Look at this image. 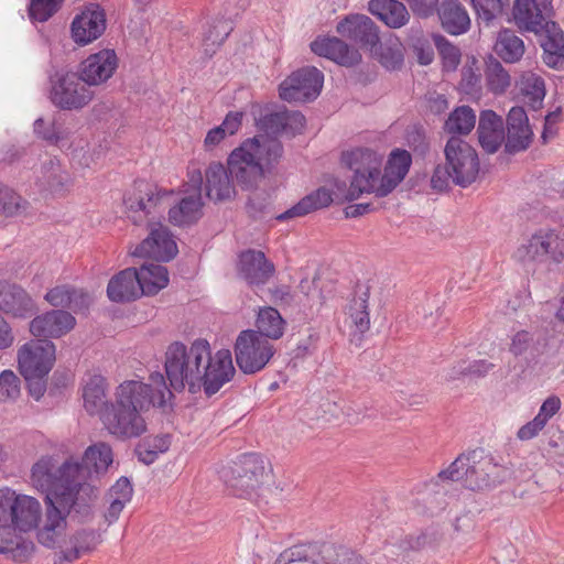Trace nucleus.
I'll return each mask as SVG.
<instances>
[{
    "label": "nucleus",
    "instance_id": "20e7f679",
    "mask_svg": "<svg viewBox=\"0 0 564 564\" xmlns=\"http://www.w3.org/2000/svg\"><path fill=\"white\" fill-rule=\"evenodd\" d=\"M272 467L260 454H245L226 475V484L231 494L253 501L259 507L269 505Z\"/></svg>",
    "mask_w": 564,
    "mask_h": 564
},
{
    "label": "nucleus",
    "instance_id": "f257e3e1",
    "mask_svg": "<svg viewBox=\"0 0 564 564\" xmlns=\"http://www.w3.org/2000/svg\"><path fill=\"white\" fill-rule=\"evenodd\" d=\"M282 154L283 147L274 139L260 135L245 140L229 154L228 169L216 161L208 164L203 175L206 196L216 203L232 199L236 195L232 176L243 188L258 186Z\"/></svg>",
    "mask_w": 564,
    "mask_h": 564
},
{
    "label": "nucleus",
    "instance_id": "2f4dec72",
    "mask_svg": "<svg viewBox=\"0 0 564 564\" xmlns=\"http://www.w3.org/2000/svg\"><path fill=\"white\" fill-rule=\"evenodd\" d=\"M334 553L332 545L297 544L281 552L274 564H292L296 562H311L312 564H330Z\"/></svg>",
    "mask_w": 564,
    "mask_h": 564
},
{
    "label": "nucleus",
    "instance_id": "69168bd1",
    "mask_svg": "<svg viewBox=\"0 0 564 564\" xmlns=\"http://www.w3.org/2000/svg\"><path fill=\"white\" fill-rule=\"evenodd\" d=\"M562 402L557 395L547 397L536 414L545 424L561 410Z\"/></svg>",
    "mask_w": 564,
    "mask_h": 564
},
{
    "label": "nucleus",
    "instance_id": "5fc2aeb1",
    "mask_svg": "<svg viewBox=\"0 0 564 564\" xmlns=\"http://www.w3.org/2000/svg\"><path fill=\"white\" fill-rule=\"evenodd\" d=\"M480 79L481 75L477 66V59L471 57L462 69L459 86L466 94H475L479 90Z\"/></svg>",
    "mask_w": 564,
    "mask_h": 564
},
{
    "label": "nucleus",
    "instance_id": "8fccbe9b",
    "mask_svg": "<svg viewBox=\"0 0 564 564\" xmlns=\"http://www.w3.org/2000/svg\"><path fill=\"white\" fill-rule=\"evenodd\" d=\"M485 79L488 90L495 95L505 94L511 86L509 72L496 59L487 64Z\"/></svg>",
    "mask_w": 564,
    "mask_h": 564
},
{
    "label": "nucleus",
    "instance_id": "7c9ffc66",
    "mask_svg": "<svg viewBox=\"0 0 564 564\" xmlns=\"http://www.w3.org/2000/svg\"><path fill=\"white\" fill-rule=\"evenodd\" d=\"M17 531L18 528L9 523L0 525V555H6L15 563H25L32 557L35 545Z\"/></svg>",
    "mask_w": 564,
    "mask_h": 564
},
{
    "label": "nucleus",
    "instance_id": "bf43d9fd",
    "mask_svg": "<svg viewBox=\"0 0 564 564\" xmlns=\"http://www.w3.org/2000/svg\"><path fill=\"white\" fill-rule=\"evenodd\" d=\"M284 120L285 111L271 112L259 118L257 121V126L259 130L265 132V134H261V137L273 139V137H270V134H278L280 132H284ZM258 137H260V134ZM274 140H276L281 144V142L276 138H274Z\"/></svg>",
    "mask_w": 564,
    "mask_h": 564
},
{
    "label": "nucleus",
    "instance_id": "13d9d810",
    "mask_svg": "<svg viewBox=\"0 0 564 564\" xmlns=\"http://www.w3.org/2000/svg\"><path fill=\"white\" fill-rule=\"evenodd\" d=\"M533 132L530 127L516 129L514 131L508 130L506 151L509 153H517L524 151L529 148L532 141Z\"/></svg>",
    "mask_w": 564,
    "mask_h": 564
},
{
    "label": "nucleus",
    "instance_id": "603ef678",
    "mask_svg": "<svg viewBox=\"0 0 564 564\" xmlns=\"http://www.w3.org/2000/svg\"><path fill=\"white\" fill-rule=\"evenodd\" d=\"M480 20L489 24L509 8L510 0H470Z\"/></svg>",
    "mask_w": 564,
    "mask_h": 564
},
{
    "label": "nucleus",
    "instance_id": "a211bd4d",
    "mask_svg": "<svg viewBox=\"0 0 564 564\" xmlns=\"http://www.w3.org/2000/svg\"><path fill=\"white\" fill-rule=\"evenodd\" d=\"M177 252L174 235L162 223H150L147 238L131 250L133 257L150 258L161 262L174 259Z\"/></svg>",
    "mask_w": 564,
    "mask_h": 564
},
{
    "label": "nucleus",
    "instance_id": "e433bc0d",
    "mask_svg": "<svg viewBox=\"0 0 564 564\" xmlns=\"http://www.w3.org/2000/svg\"><path fill=\"white\" fill-rule=\"evenodd\" d=\"M477 132L482 149L495 153L505 139L502 118L492 110L481 111Z\"/></svg>",
    "mask_w": 564,
    "mask_h": 564
},
{
    "label": "nucleus",
    "instance_id": "f704fd0d",
    "mask_svg": "<svg viewBox=\"0 0 564 564\" xmlns=\"http://www.w3.org/2000/svg\"><path fill=\"white\" fill-rule=\"evenodd\" d=\"M43 525L37 528L39 542L47 547H55L66 529V514L70 509H63L57 502L46 503Z\"/></svg>",
    "mask_w": 564,
    "mask_h": 564
},
{
    "label": "nucleus",
    "instance_id": "c9c22d12",
    "mask_svg": "<svg viewBox=\"0 0 564 564\" xmlns=\"http://www.w3.org/2000/svg\"><path fill=\"white\" fill-rule=\"evenodd\" d=\"M45 300L52 306L68 307L75 313L86 311L91 303V296L87 292L69 284H59L50 289Z\"/></svg>",
    "mask_w": 564,
    "mask_h": 564
},
{
    "label": "nucleus",
    "instance_id": "4468645a",
    "mask_svg": "<svg viewBox=\"0 0 564 564\" xmlns=\"http://www.w3.org/2000/svg\"><path fill=\"white\" fill-rule=\"evenodd\" d=\"M444 153L446 166L455 184L465 187L476 181L479 173V159L476 150L468 142L458 137H452L446 142Z\"/></svg>",
    "mask_w": 564,
    "mask_h": 564
},
{
    "label": "nucleus",
    "instance_id": "f8f14e48",
    "mask_svg": "<svg viewBox=\"0 0 564 564\" xmlns=\"http://www.w3.org/2000/svg\"><path fill=\"white\" fill-rule=\"evenodd\" d=\"M275 351L274 345L254 329L240 332L235 343L236 362L246 375L264 369Z\"/></svg>",
    "mask_w": 564,
    "mask_h": 564
},
{
    "label": "nucleus",
    "instance_id": "423d86ee",
    "mask_svg": "<svg viewBox=\"0 0 564 564\" xmlns=\"http://www.w3.org/2000/svg\"><path fill=\"white\" fill-rule=\"evenodd\" d=\"M502 467L495 458L484 451H473L467 455H459L447 469L441 470L440 479L463 480L470 490H484L500 482Z\"/></svg>",
    "mask_w": 564,
    "mask_h": 564
},
{
    "label": "nucleus",
    "instance_id": "79ce46f5",
    "mask_svg": "<svg viewBox=\"0 0 564 564\" xmlns=\"http://www.w3.org/2000/svg\"><path fill=\"white\" fill-rule=\"evenodd\" d=\"M256 327L254 330L268 340H278L284 335L286 322L276 308L263 306L257 314Z\"/></svg>",
    "mask_w": 564,
    "mask_h": 564
},
{
    "label": "nucleus",
    "instance_id": "5701e85b",
    "mask_svg": "<svg viewBox=\"0 0 564 564\" xmlns=\"http://www.w3.org/2000/svg\"><path fill=\"white\" fill-rule=\"evenodd\" d=\"M369 300V286L358 285L344 307V324L352 337H361L370 329Z\"/></svg>",
    "mask_w": 564,
    "mask_h": 564
},
{
    "label": "nucleus",
    "instance_id": "c756f323",
    "mask_svg": "<svg viewBox=\"0 0 564 564\" xmlns=\"http://www.w3.org/2000/svg\"><path fill=\"white\" fill-rule=\"evenodd\" d=\"M35 303L21 286L0 281V311L13 317H30L35 312Z\"/></svg>",
    "mask_w": 564,
    "mask_h": 564
},
{
    "label": "nucleus",
    "instance_id": "0e129e2a",
    "mask_svg": "<svg viewBox=\"0 0 564 564\" xmlns=\"http://www.w3.org/2000/svg\"><path fill=\"white\" fill-rule=\"evenodd\" d=\"M133 489L128 478L121 477L116 484L109 489V500L118 499L123 502H130L132 498Z\"/></svg>",
    "mask_w": 564,
    "mask_h": 564
},
{
    "label": "nucleus",
    "instance_id": "bb28decb",
    "mask_svg": "<svg viewBox=\"0 0 564 564\" xmlns=\"http://www.w3.org/2000/svg\"><path fill=\"white\" fill-rule=\"evenodd\" d=\"M76 325V318L66 311L52 310L34 317L30 332L35 337L59 338L68 334Z\"/></svg>",
    "mask_w": 564,
    "mask_h": 564
},
{
    "label": "nucleus",
    "instance_id": "b1692460",
    "mask_svg": "<svg viewBox=\"0 0 564 564\" xmlns=\"http://www.w3.org/2000/svg\"><path fill=\"white\" fill-rule=\"evenodd\" d=\"M102 542V535L95 529H80L58 545L59 553L53 564H73L93 553Z\"/></svg>",
    "mask_w": 564,
    "mask_h": 564
},
{
    "label": "nucleus",
    "instance_id": "4d7b16f0",
    "mask_svg": "<svg viewBox=\"0 0 564 564\" xmlns=\"http://www.w3.org/2000/svg\"><path fill=\"white\" fill-rule=\"evenodd\" d=\"M20 379L12 370L0 373V401H14L20 395Z\"/></svg>",
    "mask_w": 564,
    "mask_h": 564
},
{
    "label": "nucleus",
    "instance_id": "49530a36",
    "mask_svg": "<svg viewBox=\"0 0 564 564\" xmlns=\"http://www.w3.org/2000/svg\"><path fill=\"white\" fill-rule=\"evenodd\" d=\"M380 64L388 69H397L403 63V45L398 37H389L370 51Z\"/></svg>",
    "mask_w": 564,
    "mask_h": 564
},
{
    "label": "nucleus",
    "instance_id": "3c124183",
    "mask_svg": "<svg viewBox=\"0 0 564 564\" xmlns=\"http://www.w3.org/2000/svg\"><path fill=\"white\" fill-rule=\"evenodd\" d=\"M476 115L468 106H460L451 112L445 122V130L449 133L468 134L475 127Z\"/></svg>",
    "mask_w": 564,
    "mask_h": 564
},
{
    "label": "nucleus",
    "instance_id": "f03ea898",
    "mask_svg": "<svg viewBox=\"0 0 564 564\" xmlns=\"http://www.w3.org/2000/svg\"><path fill=\"white\" fill-rule=\"evenodd\" d=\"M149 383L126 380L115 391V400L101 413L105 430L115 438L127 441L140 437L148 430L144 413L150 408L164 409L173 393L161 372H153Z\"/></svg>",
    "mask_w": 564,
    "mask_h": 564
},
{
    "label": "nucleus",
    "instance_id": "473e14b6",
    "mask_svg": "<svg viewBox=\"0 0 564 564\" xmlns=\"http://www.w3.org/2000/svg\"><path fill=\"white\" fill-rule=\"evenodd\" d=\"M541 46L543 62L552 68H564V31L550 19L543 24Z\"/></svg>",
    "mask_w": 564,
    "mask_h": 564
},
{
    "label": "nucleus",
    "instance_id": "6ab92c4d",
    "mask_svg": "<svg viewBox=\"0 0 564 564\" xmlns=\"http://www.w3.org/2000/svg\"><path fill=\"white\" fill-rule=\"evenodd\" d=\"M236 373L230 350L220 349L212 354L208 344V358L200 367L199 390L203 388L207 395L218 392Z\"/></svg>",
    "mask_w": 564,
    "mask_h": 564
},
{
    "label": "nucleus",
    "instance_id": "393cba45",
    "mask_svg": "<svg viewBox=\"0 0 564 564\" xmlns=\"http://www.w3.org/2000/svg\"><path fill=\"white\" fill-rule=\"evenodd\" d=\"M412 164L410 152L403 149H393L387 160L384 172L376 181L373 194L378 197L387 196L406 176Z\"/></svg>",
    "mask_w": 564,
    "mask_h": 564
},
{
    "label": "nucleus",
    "instance_id": "72a5a7b5",
    "mask_svg": "<svg viewBox=\"0 0 564 564\" xmlns=\"http://www.w3.org/2000/svg\"><path fill=\"white\" fill-rule=\"evenodd\" d=\"M143 290L138 280L137 269L128 268L110 279L107 294L112 302H129L142 296Z\"/></svg>",
    "mask_w": 564,
    "mask_h": 564
},
{
    "label": "nucleus",
    "instance_id": "ddd939ff",
    "mask_svg": "<svg viewBox=\"0 0 564 564\" xmlns=\"http://www.w3.org/2000/svg\"><path fill=\"white\" fill-rule=\"evenodd\" d=\"M513 259L522 263H560L564 259V237L553 229H540L517 248Z\"/></svg>",
    "mask_w": 564,
    "mask_h": 564
},
{
    "label": "nucleus",
    "instance_id": "f3484780",
    "mask_svg": "<svg viewBox=\"0 0 564 564\" xmlns=\"http://www.w3.org/2000/svg\"><path fill=\"white\" fill-rule=\"evenodd\" d=\"M324 75L313 66L303 67L285 78L279 88L280 97L289 102L315 99L323 87Z\"/></svg>",
    "mask_w": 564,
    "mask_h": 564
},
{
    "label": "nucleus",
    "instance_id": "412c9836",
    "mask_svg": "<svg viewBox=\"0 0 564 564\" xmlns=\"http://www.w3.org/2000/svg\"><path fill=\"white\" fill-rule=\"evenodd\" d=\"M554 14L553 0H514L512 17L516 25L527 32L539 34L545 21Z\"/></svg>",
    "mask_w": 564,
    "mask_h": 564
},
{
    "label": "nucleus",
    "instance_id": "09e8293b",
    "mask_svg": "<svg viewBox=\"0 0 564 564\" xmlns=\"http://www.w3.org/2000/svg\"><path fill=\"white\" fill-rule=\"evenodd\" d=\"M495 365L488 360H460L447 372V380H462L465 378H480L485 377L494 369Z\"/></svg>",
    "mask_w": 564,
    "mask_h": 564
},
{
    "label": "nucleus",
    "instance_id": "4c0bfd02",
    "mask_svg": "<svg viewBox=\"0 0 564 564\" xmlns=\"http://www.w3.org/2000/svg\"><path fill=\"white\" fill-rule=\"evenodd\" d=\"M443 29L453 35H459L469 30L468 12L458 0H443L437 10Z\"/></svg>",
    "mask_w": 564,
    "mask_h": 564
},
{
    "label": "nucleus",
    "instance_id": "cd10ccee",
    "mask_svg": "<svg viewBox=\"0 0 564 564\" xmlns=\"http://www.w3.org/2000/svg\"><path fill=\"white\" fill-rule=\"evenodd\" d=\"M237 270L249 285H263L274 274L275 267L262 251L249 249L240 253Z\"/></svg>",
    "mask_w": 564,
    "mask_h": 564
},
{
    "label": "nucleus",
    "instance_id": "680f3d73",
    "mask_svg": "<svg viewBox=\"0 0 564 564\" xmlns=\"http://www.w3.org/2000/svg\"><path fill=\"white\" fill-rule=\"evenodd\" d=\"M533 346V336L528 330H519L511 337L509 351L516 357L524 356Z\"/></svg>",
    "mask_w": 564,
    "mask_h": 564
},
{
    "label": "nucleus",
    "instance_id": "a878e982",
    "mask_svg": "<svg viewBox=\"0 0 564 564\" xmlns=\"http://www.w3.org/2000/svg\"><path fill=\"white\" fill-rule=\"evenodd\" d=\"M336 31L341 36L352 40L370 51H373L380 41L378 26L365 14L346 15L337 24Z\"/></svg>",
    "mask_w": 564,
    "mask_h": 564
},
{
    "label": "nucleus",
    "instance_id": "a18cd8bd",
    "mask_svg": "<svg viewBox=\"0 0 564 564\" xmlns=\"http://www.w3.org/2000/svg\"><path fill=\"white\" fill-rule=\"evenodd\" d=\"M495 52L506 63H517L525 52L524 42L513 31L502 30L495 43Z\"/></svg>",
    "mask_w": 564,
    "mask_h": 564
},
{
    "label": "nucleus",
    "instance_id": "39448f33",
    "mask_svg": "<svg viewBox=\"0 0 564 564\" xmlns=\"http://www.w3.org/2000/svg\"><path fill=\"white\" fill-rule=\"evenodd\" d=\"M208 358V341L203 338L194 340L189 347L181 341L170 344L165 351L164 369L170 386L175 391H199L200 367Z\"/></svg>",
    "mask_w": 564,
    "mask_h": 564
},
{
    "label": "nucleus",
    "instance_id": "4be33fe9",
    "mask_svg": "<svg viewBox=\"0 0 564 564\" xmlns=\"http://www.w3.org/2000/svg\"><path fill=\"white\" fill-rule=\"evenodd\" d=\"M119 67V57L115 50L102 48L89 54L79 66L80 79L88 86L107 83Z\"/></svg>",
    "mask_w": 564,
    "mask_h": 564
},
{
    "label": "nucleus",
    "instance_id": "338daca9",
    "mask_svg": "<svg viewBox=\"0 0 564 564\" xmlns=\"http://www.w3.org/2000/svg\"><path fill=\"white\" fill-rule=\"evenodd\" d=\"M545 426L546 424L535 415L533 420L525 423L518 430L517 437L520 441H530L536 437Z\"/></svg>",
    "mask_w": 564,
    "mask_h": 564
},
{
    "label": "nucleus",
    "instance_id": "37998d69",
    "mask_svg": "<svg viewBox=\"0 0 564 564\" xmlns=\"http://www.w3.org/2000/svg\"><path fill=\"white\" fill-rule=\"evenodd\" d=\"M517 85L527 104L534 110L542 107L546 95L545 82L538 73L532 70L523 72Z\"/></svg>",
    "mask_w": 564,
    "mask_h": 564
},
{
    "label": "nucleus",
    "instance_id": "864d4df0",
    "mask_svg": "<svg viewBox=\"0 0 564 564\" xmlns=\"http://www.w3.org/2000/svg\"><path fill=\"white\" fill-rule=\"evenodd\" d=\"M64 0H31L29 17L32 21L46 22L62 7Z\"/></svg>",
    "mask_w": 564,
    "mask_h": 564
},
{
    "label": "nucleus",
    "instance_id": "58836bf2",
    "mask_svg": "<svg viewBox=\"0 0 564 564\" xmlns=\"http://www.w3.org/2000/svg\"><path fill=\"white\" fill-rule=\"evenodd\" d=\"M368 10L393 29L402 28L410 20L406 7L398 0H370Z\"/></svg>",
    "mask_w": 564,
    "mask_h": 564
},
{
    "label": "nucleus",
    "instance_id": "c85d7f7f",
    "mask_svg": "<svg viewBox=\"0 0 564 564\" xmlns=\"http://www.w3.org/2000/svg\"><path fill=\"white\" fill-rule=\"evenodd\" d=\"M311 50L318 56L326 57L335 63L350 67L361 61L357 48L349 46L338 37L319 36L311 43Z\"/></svg>",
    "mask_w": 564,
    "mask_h": 564
},
{
    "label": "nucleus",
    "instance_id": "2eb2a0df",
    "mask_svg": "<svg viewBox=\"0 0 564 564\" xmlns=\"http://www.w3.org/2000/svg\"><path fill=\"white\" fill-rule=\"evenodd\" d=\"M94 98L90 86L76 73L56 74L52 79L51 100L63 110H77L87 106Z\"/></svg>",
    "mask_w": 564,
    "mask_h": 564
},
{
    "label": "nucleus",
    "instance_id": "c03bdc74",
    "mask_svg": "<svg viewBox=\"0 0 564 564\" xmlns=\"http://www.w3.org/2000/svg\"><path fill=\"white\" fill-rule=\"evenodd\" d=\"M143 295H155L167 286L170 278L167 269L162 264H143L137 270Z\"/></svg>",
    "mask_w": 564,
    "mask_h": 564
},
{
    "label": "nucleus",
    "instance_id": "a19ab883",
    "mask_svg": "<svg viewBox=\"0 0 564 564\" xmlns=\"http://www.w3.org/2000/svg\"><path fill=\"white\" fill-rule=\"evenodd\" d=\"M107 388V380L100 375L89 377L83 387L84 408L89 414H98L100 420L102 411L110 404Z\"/></svg>",
    "mask_w": 564,
    "mask_h": 564
},
{
    "label": "nucleus",
    "instance_id": "7ed1b4c3",
    "mask_svg": "<svg viewBox=\"0 0 564 564\" xmlns=\"http://www.w3.org/2000/svg\"><path fill=\"white\" fill-rule=\"evenodd\" d=\"M78 470L73 457L56 468L53 457L43 456L32 467L31 481L35 489L46 495V503L57 502L63 509H72L76 505H86L77 486L75 475Z\"/></svg>",
    "mask_w": 564,
    "mask_h": 564
},
{
    "label": "nucleus",
    "instance_id": "de8ad7c7",
    "mask_svg": "<svg viewBox=\"0 0 564 564\" xmlns=\"http://www.w3.org/2000/svg\"><path fill=\"white\" fill-rule=\"evenodd\" d=\"M170 434H159L145 437L137 447L139 459L144 464H152L160 454L166 453L171 446Z\"/></svg>",
    "mask_w": 564,
    "mask_h": 564
},
{
    "label": "nucleus",
    "instance_id": "ea45409f",
    "mask_svg": "<svg viewBox=\"0 0 564 564\" xmlns=\"http://www.w3.org/2000/svg\"><path fill=\"white\" fill-rule=\"evenodd\" d=\"M333 202V193L325 187L317 188L303 197L297 204L276 216V219L284 221L295 217H303L315 210L328 207Z\"/></svg>",
    "mask_w": 564,
    "mask_h": 564
},
{
    "label": "nucleus",
    "instance_id": "9b49d317",
    "mask_svg": "<svg viewBox=\"0 0 564 564\" xmlns=\"http://www.w3.org/2000/svg\"><path fill=\"white\" fill-rule=\"evenodd\" d=\"M0 518L18 528L19 532H31L39 528L42 506L34 497L17 494L9 488L1 489Z\"/></svg>",
    "mask_w": 564,
    "mask_h": 564
},
{
    "label": "nucleus",
    "instance_id": "6e6552de",
    "mask_svg": "<svg viewBox=\"0 0 564 564\" xmlns=\"http://www.w3.org/2000/svg\"><path fill=\"white\" fill-rule=\"evenodd\" d=\"M341 163L354 171L349 186L350 199L361 194H373L376 181L381 174L382 155L368 148H354L341 153Z\"/></svg>",
    "mask_w": 564,
    "mask_h": 564
},
{
    "label": "nucleus",
    "instance_id": "dca6fc26",
    "mask_svg": "<svg viewBox=\"0 0 564 564\" xmlns=\"http://www.w3.org/2000/svg\"><path fill=\"white\" fill-rule=\"evenodd\" d=\"M56 347L48 339H32L20 347L18 364L24 379L46 377L52 370L56 356Z\"/></svg>",
    "mask_w": 564,
    "mask_h": 564
},
{
    "label": "nucleus",
    "instance_id": "0eeeda50",
    "mask_svg": "<svg viewBox=\"0 0 564 564\" xmlns=\"http://www.w3.org/2000/svg\"><path fill=\"white\" fill-rule=\"evenodd\" d=\"M173 194V189L138 180L123 194L124 213L135 225L154 219L164 210L167 198Z\"/></svg>",
    "mask_w": 564,
    "mask_h": 564
},
{
    "label": "nucleus",
    "instance_id": "e2e57ef3",
    "mask_svg": "<svg viewBox=\"0 0 564 564\" xmlns=\"http://www.w3.org/2000/svg\"><path fill=\"white\" fill-rule=\"evenodd\" d=\"M133 489L128 478L121 477L116 484L109 489V500L118 499L123 502H130L132 498Z\"/></svg>",
    "mask_w": 564,
    "mask_h": 564
},
{
    "label": "nucleus",
    "instance_id": "aec40b11",
    "mask_svg": "<svg viewBox=\"0 0 564 564\" xmlns=\"http://www.w3.org/2000/svg\"><path fill=\"white\" fill-rule=\"evenodd\" d=\"M106 26L105 10L99 4L90 3L73 19L70 36L77 45L85 46L98 40Z\"/></svg>",
    "mask_w": 564,
    "mask_h": 564
},
{
    "label": "nucleus",
    "instance_id": "774afa93",
    "mask_svg": "<svg viewBox=\"0 0 564 564\" xmlns=\"http://www.w3.org/2000/svg\"><path fill=\"white\" fill-rule=\"evenodd\" d=\"M408 3L413 14L420 18H429L438 10V0H408Z\"/></svg>",
    "mask_w": 564,
    "mask_h": 564
},
{
    "label": "nucleus",
    "instance_id": "9d476101",
    "mask_svg": "<svg viewBox=\"0 0 564 564\" xmlns=\"http://www.w3.org/2000/svg\"><path fill=\"white\" fill-rule=\"evenodd\" d=\"M113 463V452L109 444L98 442L88 446L82 457V462L75 459V465L79 469L76 473L78 479L77 486L82 491L86 505L97 495L96 480L107 473Z\"/></svg>",
    "mask_w": 564,
    "mask_h": 564
},
{
    "label": "nucleus",
    "instance_id": "6e6d98bb",
    "mask_svg": "<svg viewBox=\"0 0 564 564\" xmlns=\"http://www.w3.org/2000/svg\"><path fill=\"white\" fill-rule=\"evenodd\" d=\"M0 207L7 217L19 215L25 208V202L9 187H0Z\"/></svg>",
    "mask_w": 564,
    "mask_h": 564
},
{
    "label": "nucleus",
    "instance_id": "052dcab7",
    "mask_svg": "<svg viewBox=\"0 0 564 564\" xmlns=\"http://www.w3.org/2000/svg\"><path fill=\"white\" fill-rule=\"evenodd\" d=\"M436 46L442 58L444 69L455 70L460 62L462 54L459 48L443 37L436 41Z\"/></svg>",
    "mask_w": 564,
    "mask_h": 564
},
{
    "label": "nucleus",
    "instance_id": "1a4fd4ad",
    "mask_svg": "<svg viewBox=\"0 0 564 564\" xmlns=\"http://www.w3.org/2000/svg\"><path fill=\"white\" fill-rule=\"evenodd\" d=\"M203 173L196 161L187 165L186 180L183 183L185 196L169 209V221L173 226L186 227L196 224L203 216L204 202L202 198Z\"/></svg>",
    "mask_w": 564,
    "mask_h": 564
}]
</instances>
